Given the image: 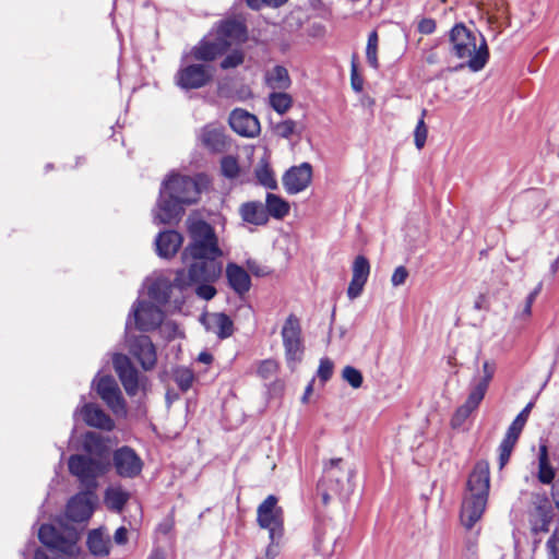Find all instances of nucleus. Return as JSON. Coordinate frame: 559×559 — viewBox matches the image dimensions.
Instances as JSON below:
<instances>
[{
  "instance_id": "1",
  "label": "nucleus",
  "mask_w": 559,
  "mask_h": 559,
  "mask_svg": "<svg viewBox=\"0 0 559 559\" xmlns=\"http://www.w3.org/2000/svg\"><path fill=\"white\" fill-rule=\"evenodd\" d=\"M489 488V464L486 461H479L468 475L461 506L460 520L465 528L471 530L481 519L486 510Z\"/></svg>"
},
{
  "instance_id": "2",
  "label": "nucleus",
  "mask_w": 559,
  "mask_h": 559,
  "mask_svg": "<svg viewBox=\"0 0 559 559\" xmlns=\"http://www.w3.org/2000/svg\"><path fill=\"white\" fill-rule=\"evenodd\" d=\"M222 272L223 263L219 260H193L188 269L176 272L174 285L182 290L194 287L198 297L211 300L217 293L213 284L221 277Z\"/></svg>"
},
{
  "instance_id": "3",
  "label": "nucleus",
  "mask_w": 559,
  "mask_h": 559,
  "mask_svg": "<svg viewBox=\"0 0 559 559\" xmlns=\"http://www.w3.org/2000/svg\"><path fill=\"white\" fill-rule=\"evenodd\" d=\"M450 41L453 55L464 60L460 69L467 67L473 72L485 68L489 60V49L483 34L471 31L463 24H456L450 33Z\"/></svg>"
},
{
  "instance_id": "4",
  "label": "nucleus",
  "mask_w": 559,
  "mask_h": 559,
  "mask_svg": "<svg viewBox=\"0 0 559 559\" xmlns=\"http://www.w3.org/2000/svg\"><path fill=\"white\" fill-rule=\"evenodd\" d=\"M190 242L182 252L183 261L214 259L218 260L223 251L213 227L204 221H193L188 226Z\"/></svg>"
},
{
  "instance_id": "5",
  "label": "nucleus",
  "mask_w": 559,
  "mask_h": 559,
  "mask_svg": "<svg viewBox=\"0 0 559 559\" xmlns=\"http://www.w3.org/2000/svg\"><path fill=\"white\" fill-rule=\"evenodd\" d=\"M205 177H190L171 173L162 183V194L168 193L183 205L195 203L200 199L201 186Z\"/></svg>"
},
{
  "instance_id": "6",
  "label": "nucleus",
  "mask_w": 559,
  "mask_h": 559,
  "mask_svg": "<svg viewBox=\"0 0 559 559\" xmlns=\"http://www.w3.org/2000/svg\"><path fill=\"white\" fill-rule=\"evenodd\" d=\"M108 465L104 460L81 454L71 455L68 462L70 473L91 491L96 488V479L107 471Z\"/></svg>"
},
{
  "instance_id": "7",
  "label": "nucleus",
  "mask_w": 559,
  "mask_h": 559,
  "mask_svg": "<svg viewBox=\"0 0 559 559\" xmlns=\"http://www.w3.org/2000/svg\"><path fill=\"white\" fill-rule=\"evenodd\" d=\"M285 358L290 368H295L304 356V341L300 320L295 314H289L281 331Z\"/></svg>"
},
{
  "instance_id": "8",
  "label": "nucleus",
  "mask_w": 559,
  "mask_h": 559,
  "mask_svg": "<svg viewBox=\"0 0 559 559\" xmlns=\"http://www.w3.org/2000/svg\"><path fill=\"white\" fill-rule=\"evenodd\" d=\"M257 521L260 527L269 531L270 539H281L283 536V510L277 506V498L273 495L258 507Z\"/></svg>"
},
{
  "instance_id": "9",
  "label": "nucleus",
  "mask_w": 559,
  "mask_h": 559,
  "mask_svg": "<svg viewBox=\"0 0 559 559\" xmlns=\"http://www.w3.org/2000/svg\"><path fill=\"white\" fill-rule=\"evenodd\" d=\"M39 540L47 547L58 550L66 555H74L76 552V533L67 530L60 534L57 528L50 524H43L38 532Z\"/></svg>"
},
{
  "instance_id": "10",
  "label": "nucleus",
  "mask_w": 559,
  "mask_h": 559,
  "mask_svg": "<svg viewBox=\"0 0 559 559\" xmlns=\"http://www.w3.org/2000/svg\"><path fill=\"white\" fill-rule=\"evenodd\" d=\"M96 392L117 416L127 415L126 401L116 380L110 376L98 377L94 380Z\"/></svg>"
},
{
  "instance_id": "11",
  "label": "nucleus",
  "mask_w": 559,
  "mask_h": 559,
  "mask_svg": "<svg viewBox=\"0 0 559 559\" xmlns=\"http://www.w3.org/2000/svg\"><path fill=\"white\" fill-rule=\"evenodd\" d=\"M213 78L211 66L192 63L182 66L177 74V84L185 90H197L205 86Z\"/></svg>"
},
{
  "instance_id": "12",
  "label": "nucleus",
  "mask_w": 559,
  "mask_h": 559,
  "mask_svg": "<svg viewBox=\"0 0 559 559\" xmlns=\"http://www.w3.org/2000/svg\"><path fill=\"white\" fill-rule=\"evenodd\" d=\"M135 326L141 331L157 328L163 321V311L153 302L139 300L132 308Z\"/></svg>"
},
{
  "instance_id": "13",
  "label": "nucleus",
  "mask_w": 559,
  "mask_h": 559,
  "mask_svg": "<svg viewBox=\"0 0 559 559\" xmlns=\"http://www.w3.org/2000/svg\"><path fill=\"white\" fill-rule=\"evenodd\" d=\"M112 364L127 394L134 396L139 391L138 370L132 365L129 357L123 354H115Z\"/></svg>"
},
{
  "instance_id": "14",
  "label": "nucleus",
  "mask_w": 559,
  "mask_h": 559,
  "mask_svg": "<svg viewBox=\"0 0 559 559\" xmlns=\"http://www.w3.org/2000/svg\"><path fill=\"white\" fill-rule=\"evenodd\" d=\"M114 465L119 476L133 478L142 471V460L129 447H122L114 453Z\"/></svg>"
},
{
  "instance_id": "15",
  "label": "nucleus",
  "mask_w": 559,
  "mask_h": 559,
  "mask_svg": "<svg viewBox=\"0 0 559 559\" xmlns=\"http://www.w3.org/2000/svg\"><path fill=\"white\" fill-rule=\"evenodd\" d=\"M228 50V43L216 37H205L199 41L186 57L197 61L211 62Z\"/></svg>"
},
{
  "instance_id": "16",
  "label": "nucleus",
  "mask_w": 559,
  "mask_h": 559,
  "mask_svg": "<svg viewBox=\"0 0 559 559\" xmlns=\"http://www.w3.org/2000/svg\"><path fill=\"white\" fill-rule=\"evenodd\" d=\"M96 497L87 490L74 496L67 506V515L74 522H83L91 518L94 511Z\"/></svg>"
},
{
  "instance_id": "17",
  "label": "nucleus",
  "mask_w": 559,
  "mask_h": 559,
  "mask_svg": "<svg viewBox=\"0 0 559 559\" xmlns=\"http://www.w3.org/2000/svg\"><path fill=\"white\" fill-rule=\"evenodd\" d=\"M182 203L168 195V193L162 194L159 191V199L154 210V223L159 224H171L178 221L182 213Z\"/></svg>"
},
{
  "instance_id": "18",
  "label": "nucleus",
  "mask_w": 559,
  "mask_h": 559,
  "mask_svg": "<svg viewBox=\"0 0 559 559\" xmlns=\"http://www.w3.org/2000/svg\"><path fill=\"white\" fill-rule=\"evenodd\" d=\"M312 178V168L310 164L304 163L300 166L292 167L283 177V185L289 194H296L304 191Z\"/></svg>"
},
{
  "instance_id": "19",
  "label": "nucleus",
  "mask_w": 559,
  "mask_h": 559,
  "mask_svg": "<svg viewBox=\"0 0 559 559\" xmlns=\"http://www.w3.org/2000/svg\"><path fill=\"white\" fill-rule=\"evenodd\" d=\"M352 281L347 288V296L350 300L359 297L370 274V263L364 255H357L352 265Z\"/></svg>"
},
{
  "instance_id": "20",
  "label": "nucleus",
  "mask_w": 559,
  "mask_h": 559,
  "mask_svg": "<svg viewBox=\"0 0 559 559\" xmlns=\"http://www.w3.org/2000/svg\"><path fill=\"white\" fill-rule=\"evenodd\" d=\"M130 353L139 360L144 370L155 367L157 355L155 346L146 335L135 337L129 345Z\"/></svg>"
},
{
  "instance_id": "21",
  "label": "nucleus",
  "mask_w": 559,
  "mask_h": 559,
  "mask_svg": "<svg viewBox=\"0 0 559 559\" xmlns=\"http://www.w3.org/2000/svg\"><path fill=\"white\" fill-rule=\"evenodd\" d=\"M229 124L238 134L247 138H253L260 132V122L258 118L243 109H235L229 116Z\"/></svg>"
},
{
  "instance_id": "22",
  "label": "nucleus",
  "mask_w": 559,
  "mask_h": 559,
  "mask_svg": "<svg viewBox=\"0 0 559 559\" xmlns=\"http://www.w3.org/2000/svg\"><path fill=\"white\" fill-rule=\"evenodd\" d=\"M80 414L86 425L110 431L115 427L114 420L96 404L86 403L80 408Z\"/></svg>"
},
{
  "instance_id": "23",
  "label": "nucleus",
  "mask_w": 559,
  "mask_h": 559,
  "mask_svg": "<svg viewBox=\"0 0 559 559\" xmlns=\"http://www.w3.org/2000/svg\"><path fill=\"white\" fill-rule=\"evenodd\" d=\"M215 37L228 43V49L235 44L243 41L247 37L245 25L236 20H227L219 23Z\"/></svg>"
},
{
  "instance_id": "24",
  "label": "nucleus",
  "mask_w": 559,
  "mask_h": 559,
  "mask_svg": "<svg viewBox=\"0 0 559 559\" xmlns=\"http://www.w3.org/2000/svg\"><path fill=\"white\" fill-rule=\"evenodd\" d=\"M182 241V236L175 230L159 233L155 240L158 255L166 259L174 257L181 247Z\"/></svg>"
},
{
  "instance_id": "25",
  "label": "nucleus",
  "mask_w": 559,
  "mask_h": 559,
  "mask_svg": "<svg viewBox=\"0 0 559 559\" xmlns=\"http://www.w3.org/2000/svg\"><path fill=\"white\" fill-rule=\"evenodd\" d=\"M226 277L231 289L242 296L250 290L251 278L248 272L236 263H228Z\"/></svg>"
},
{
  "instance_id": "26",
  "label": "nucleus",
  "mask_w": 559,
  "mask_h": 559,
  "mask_svg": "<svg viewBox=\"0 0 559 559\" xmlns=\"http://www.w3.org/2000/svg\"><path fill=\"white\" fill-rule=\"evenodd\" d=\"M83 449L97 460H104L109 464L108 445L104 438L97 432H86L83 440Z\"/></svg>"
},
{
  "instance_id": "27",
  "label": "nucleus",
  "mask_w": 559,
  "mask_h": 559,
  "mask_svg": "<svg viewBox=\"0 0 559 559\" xmlns=\"http://www.w3.org/2000/svg\"><path fill=\"white\" fill-rule=\"evenodd\" d=\"M342 459L331 460L324 468L323 477L321 480L323 485L328 484L329 489L333 492L340 491L343 479L348 474L340 467Z\"/></svg>"
},
{
  "instance_id": "28",
  "label": "nucleus",
  "mask_w": 559,
  "mask_h": 559,
  "mask_svg": "<svg viewBox=\"0 0 559 559\" xmlns=\"http://www.w3.org/2000/svg\"><path fill=\"white\" fill-rule=\"evenodd\" d=\"M241 218L253 225H264L267 223V213L261 202L252 201L243 203L239 210Z\"/></svg>"
},
{
  "instance_id": "29",
  "label": "nucleus",
  "mask_w": 559,
  "mask_h": 559,
  "mask_svg": "<svg viewBox=\"0 0 559 559\" xmlns=\"http://www.w3.org/2000/svg\"><path fill=\"white\" fill-rule=\"evenodd\" d=\"M201 141L204 146L213 152H222L226 145V136L219 127L206 126L201 133Z\"/></svg>"
},
{
  "instance_id": "30",
  "label": "nucleus",
  "mask_w": 559,
  "mask_h": 559,
  "mask_svg": "<svg viewBox=\"0 0 559 559\" xmlns=\"http://www.w3.org/2000/svg\"><path fill=\"white\" fill-rule=\"evenodd\" d=\"M221 174L226 179L240 183L245 181L247 176L246 169L241 168L237 158L231 155H226L221 159Z\"/></svg>"
},
{
  "instance_id": "31",
  "label": "nucleus",
  "mask_w": 559,
  "mask_h": 559,
  "mask_svg": "<svg viewBox=\"0 0 559 559\" xmlns=\"http://www.w3.org/2000/svg\"><path fill=\"white\" fill-rule=\"evenodd\" d=\"M265 83L270 88L281 91L287 90L290 86L292 81L286 68L283 66H275L265 72Z\"/></svg>"
},
{
  "instance_id": "32",
  "label": "nucleus",
  "mask_w": 559,
  "mask_h": 559,
  "mask_svg": "<svg viewBox=\"0 0 559 559\" xmlns=\"http://www.w3.org/2000/svg\"><path fill=\"white\" fill-rule=\"evenodd\" d=\"M555 469L551 466L548 457V448L545 443L539 445L538 451V480L544 485H549L555 479Z\"/></svg>"
},
{
  "instance_id": "33",
  "label": "nucleus",
  "mask_w": 559,
  "mask_h": 559,
  "mask_svg": "<svg viewBox=\"0 0 559 559\" xmlns=\"http://www.w3.org/2000/svg\"><path fill=\"white\" fill-rule=\"evenodd\" d=\"M207 330L219 338L229 337L233 334V321L225 313H214L209 319Z\"/></svg>"
},
{
  "instance_id": "34",
  "label": "nucleus",
  "mask_w": 559,
  "mask_h": 559,
  "mask_svg": "<svg viewBox=\"0 0 559 559\" xmlns=\"http://www.w3.org/2000/svg\"><path fill=\"white\" fill-rule=\"evenodd\" d=\"M289 203L285 201L283 198L274 194L267 193L265 198V211L267 216L271 215L276 219H282L289 213Z\"/></svg>"
},
{
  "instance_id": "35",
  "label": "nucleus",
  "mask_w": 559,
  "mask_h": 559,
  "mask_svg": "<svg viewBox=\"0 0 559 559\" xmlns=\"http://www.w3.org/2000/svg\"><path fill=\"white\" fill-rule=\"evenodd\" d=\"M257 181L266 189L277 188V181L269 162L262 158L254 169Z\"/></svg>"
},
{
  "instance_id": "36",
  "label": "nucleus",
  "mask_w": 559,
  "mask_h": 559,
  "mask_svg": "<svg viewBox=\"0 0 559 559\" xmlns=\"http://www.w3.org/2000/svg\"><path fill=\"white\" fill-rule=\"evenodd\" d=\"M129 499V495L121 488H109L105 493L106 506L116 512H120Z\"/></svg>"
},
{
  "instance_id": "37",
  "label": "nucleus",
  "mask_w": 559,
  "mask_h": 559,
  "mask_svg": "<svg viewBox=\"0 0 559 559\" xmlns=\"http://www.w3.org/2000/svg\"><path fill=\"white\" fill-rule=\"evenodd\" d=\"M87 546L95 556H106L109 554V540L99 531H93L88 534Z\"/></svg>"
},
{
  "instance_id": "38",
  "label": "nucleus",
  "mask_w": 559,
  "mask_h": 559,
  "mask_svg": "<svg viewBox=\"0 0 559 559\" xmlns=\"http://www.w3.org/2000/svg\"><path fill=\"white\" fill-rule=\"evenodd\" d=\"M336 538L334 536H326V533H318L314 542L316 551L323 558H331L335 551Z\"/></svg>"
},
{
  "instance_id": "39",
  "label": "nucleus",
  "mask_w": 559,
  "mask_h": 559,
  "mask_svg": "<svg viewBox=\"0 0 559 559\" xmlns=\"http://www.w3.org/2000/svg\"><path fill=\"white\" fill-rule=\"evenodd\" d=\"M270 106L280 115L287 112L292 105L293 98L289 94L283 92H273L269 96Z\"/></svg>"
},
{
  "instance_id": "40",
  "label": "nucleus",
  "mask_w": 559,
  "mask_h": 559,
  "mask_svg": "<svg viewBox=\"0 0 559 559\" xmlns=\"http://www.w3.org/2000/svg\"><path fill=\"white\" fill-rule=\"evenodd\" d=\"M148 296L159 305H164L169 299V285L164 281H156L148 286Z\"/></svg>"
},
{
  "instance_id": "41",
  "label": "nucleus",
  "mask_w": 559,
  "mask_h": 559,
  "mask_svg": "<svg viewBox=\"0 0 559 559\" xmlns=\"http://www.w3.org/2000/svg\"><path fill=\"white\" fill-rule=\"evenodd\" d=\"M174 380L183 392L188 391L194 382V373L186 367H178L174 370Z\"/></svg>"
},
{
  "instance_id": "42",
  "label": "nucleus",
  "mask_w": 559,
  "mask_h": 559,
  "mask_svg": "<svg viewBox=\"0 0 559 559\" xmlns=\"http://www.w3.org/2000/svg\"><path fill=\"white\" fill-rule=\"evenodd\" d=\"M378 43L379 37L376 31L371 32L368 36L367 47H366V58L370 67L373 69L379 68L378 61Z\"/></svg>"
},
{
  "instance_id": "43",
  "label": "nucleus",
  "mask_w": 559,
  "mask_h": 559,
  "mask_svg": "<svg viewBox=\"0 0 559 559\" xmlns=\"http://www.w3.org/2000/svg\"><path fill=\"white\" fill-rule=\"evenodd\" d=\"M487 390L488 388H486L484 384L475 383L464 404L473 411H476L480 402L484 400Z\"/></svg>"
},
{
  "instance_id": "44",
  "label": "nucleus",
  "mask_w": 559,
  "mask_h": 559,
  "mask_svg": "<svg viewBox=\"0 0 559 559\" xmlns=\"http://www.w3.org/2000/svg\"><path fill=\"white\" fill-rule=\"evenodd\" d=\"M426 112H427L426 109H424L421 111V117L418 120L417 126L414 131V141H415V145L418 150H421L425 146L427 135H428V129L425 123Z\"/></svg>"
},
{
  "instance_id": "45",
  "label": "nucleus",
  "mask_w": 559,
  "mask_h": 559,
  "mask_svg": "<svg viewBox=\"0 0 559 559\" xmlns=\"http://www.w3.org/2000/svg\"><path fill=\"white\" fill-rule=\"evenodd\" d=\"M342 377L354 389H358L362 384V374L355 367L346 366L342 371Z\"/></svg>"
},
{
  "instance_id": "46",
  "label": "nucleus",
  "mask_w": 559,
  "mask_h": 559,
  "mask_svg": "<svg viewBox=\"0 0 559 559\" xmlns=\"http://www.w3.org/2000/svg\"><path fill=\"white\" fill-rule=\"evenodd\" d=\"M245 60L242 50L236 49L227 55L221 62V68L224 70L233 69L240 66Z\"/></svg>"
},
{
  "instance_id": "47",
  "label": "nucleus",
  "mask_w": 559,
  "mask_h": 559,
  "mask_svg": "<svg viewBox=\"0 0 559 559\" xmlns=\"http://www.w3.org/2000/svg\"><path fill=\"white\" fill-rule=\"evenodd\" d=\"M277 362L273 359H265L259 362L257 372L263 379H270L276 374Z\"/></svg>"
},
{
  "instance_id": "48",
  "label": "nucleus",
  "mask_w": 559,
  "mask_h": 559,
  "mask_svg": "<svg viewBox=\"0 0 559 559\" xmlns=\"http://www.w3.org/2000/svg\"><path fill=\"white\" fill-rule=\"evenodd\" d=\"M296 126L297 124L294 120L287 119L276 123L274 129L280 136L288 139L290 135L295 133Z\"/></svg>"
},
{
  "instance_id": "49",
  "label": "nucleus",
  "mask_w": 559,
  "mask_h": 559,
  "mask_svg": "<svg viewBox=\"0 0 559 559\" xmlns=\"http://www.w3.org/2000/svg\"><path fill=\"white\" fill-rule=\"evenodd\" d=\"M524 426H525V424L522 421V417L515 418L512 421V424L510 425V427L506 433V437L503 439H507L509 441L516 443Z\"/></svg>"
},
{
  "instance_id": "50",
  "label": "nucleus",
  "mask_w": 559,
  "mask_h": 559,
  "mask_svg": "<svg viewBox=\"0 0 559 559\" xmlns=\"http://www.w3.org/2000/svg\"><path fill=\"white\" fill-rule=\"evenodd\" d=\"M515 443L512 441H509L507 439H503L500 447H499V465L500 468H502L508 462L511 456L512 450L514 448Z\"/></svg>"
},
{
  "instance_id": "51",
  "label": "nucleus",
  "mask_w": 559,
  "mask_h": 559,
  "mask_svg": "<svg viewBox=\"0 0 559 559\" xmlns=\"http://www.w3.org/2000/svg\"><path fill=\"white\" fill-rule=\"evenodd\" d=\"M474 411L472 408H469L467 405L463 404L461 405L456 412L454 413L453 417H452V426L453 427H459L461 426L469 416L471 414L473 413Z\"/></svg>"
},
{
  "instance_id": "52",
  "label": "nucleus",
  "mask_w": 559,
  "mask_h": 559,
  "mask_svg": "<svg viewBox=\"0 0 559 559\" xmlns=\"http://www.w3.org/2000/svg\"><path fill=\"white\" fill-rule=\"evenodd\" d=\"M334 365L329 358L320 360L318 377L323 381H328L333 374Z\"/></svg>"
},
{
  "instance_id": "53",
  "label": "nucleus",
  "mask_w": 559,
  "mask_h": 559,
  "mask_svg": "<svg viewBox=\"0 0 559 559\" xmlns=\"http://www.w3.org/2000/svg\"><path fill=\"white\" fill-rule=\"evenodd\" d=\"M495 370H496L495 364L485 361L483 365V377L477 381V383L484 384L486 388H488L490 381L493 378Z\"/></svg>"
},
{
  "instance_id": "54",
  "label": "nucleus",
  "mask_w": 559,
  "mask_h": 559,
  "mask_svg": "<svg viewBox=\"0 0 559 559\" xmlns=\"http://www.w3.org/2000/svg\"><path fill=\"white\" fill-rule=\"evenodd\" d=\"M408 277V271L405 266H399L394 270L391 282L393 286H401L403 285Z\"/></svg>"
},
{
  "instance_id": "55",
  "label": "nucleus",
  "mask_w": 559,
  "mask_h": 559,
  "mask_svg": "<svg viewBox=\"0 0 559 559\" xmlns=\"http://www.w3.org/2000/svg\"><path fill=\"white\" fill-rule=\"evenodd\" d=\"M550 559H559V532H556L547 542Z\"/></svg>"
},
{
  "instance_id": "56",
  "label": "nucleus",
  "mask_w": 559,
  "mask_h": 559,
  "mask_svg": "<svg viewBox=\"0 0 559 559\" xmlns=\"http://www.w3.org/2000/svg\"><path fill=\"white\" fill-rule=\"evenodd\" d=\"M436 29V22L432 19H423L418 23V31L421 34H432Z\"/></svg>"
},
{
  "instance_id": "57",
  "label": "nucleus",
  "mask_w": 559,
  "mask_h": 559,
  "mask_svg": "<svg viewBox=\"0 0 559 559\" xmlns=\"http://www.w3.org/2000/svg\"><path fill=\"white\" fill-rule=\"evenodd\" d=\"M247 266L249 271L257 276H265L270 273L267 267L260 265L257 261L249 260Z\"/></svg>"
},
{
  "instance_id": "58",
  "label": "nucleus",
  "mask_w": 559,
  "mask_h": 559,
  "mask_svg": "<svg viewBox=\"0 0 559 559\" xmlns=\"http://www.w3.org/2000/svg\"><path fill=\"white\" fill-rule=\"evenodd\" d=\"M114 540L118 545H124L128 542V531L126 527H119L114 535Z\"/></svg>"
},
{
  "instance_id": "59",
  "label": "nucleus",
  "mask_w": 559,
  "mask_h": 559,
  "mask_svg": "<svg viewBox=\"0 0 559 559\" xmlns=\"http://www.w3.org/2000/svg\"><path fill=\"white\" fill-rule=\"evenodd\" d=\"M271 543L266 548L265 556L267 559H273L278 555V540L280 539H270Z\"/></svg>"
},
{
  "instance_id": "60",
  "label": "nucleus",
  "mask_w": 559,
  "mask_h": 559,
  "mask_svg": "<svg viewBox=\"0 0 559 559\" xmlns=\"http://www.w3.org/2000/svg\"><path fill=\"white\" fill-rule=\"evenodd\" d=\"M352 86L357 92H360L362 90V81L357 75L355 64H353V68H352Z\"/></svg>"
},
{
  "instance_id": "61",
  "label": "nucleus",
  "mask_w": 559,
  "mask_h": 559,
  "mask_svg": "<svg viewBox=\"0 0 559 559\" xmlns=\"http://www.w3.org/2000/svg\"><path fill=\"white\" fill-rule=\"evenodd\" d=\"M533 407V404L532 403H528L522 411L521 413L515 417V418H521L522 417V421L524 424H526L527 421V418L530 416V413H531V409Z\"/></svg>"
},
{
  "instance_id": "62",
  "label": "nucleus",
  "mask_w": 559,
  "mask_h": 559,
  "mask_svg": "<svg viewBox=\"0 0 559 559\" xmlns=\"http://www.w3.org/2000/svg\"><path fill=\"white\" fill-rule=\"evenodd\" d=\"M246 2L251 9L258 10L264 5L265 0H246Z\"/></svg>"
},
{
  "instance_id": "63",
  "label": "nucleus",
  "mask_w": 559,
  "mask_h": 559,
  "mask_svg": "<svg viewBox=\"0 0 559 559\" xmlns=\"http://www.w3.org/2000/svg\"><path fill=\"white\" fill-rule=\"evenodd\" d=\"M540 287L535 288L532 293L528 294L526 298V304L533 306L537 295L539 294Z\"/></svg>"
},
{
  "instance_id": "64",
  "label": "nucleus",
  "mask_w": 559,
  "mask_h": 559,
  "mask_svg": "<svg viewBox=\"0 0 559 559\" xmlns=\"http://www.w3.org/2000/svg\"><path fill=\"white\" fill-rule=\"evenodd\" d=\"M147 559H166L165 554L160 549H154Z\"/></svg>"
}]
</instances>
